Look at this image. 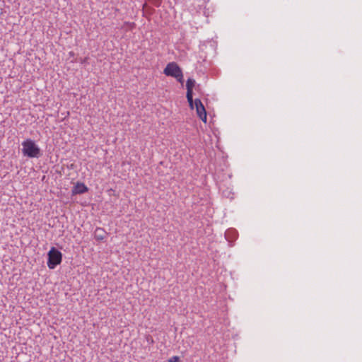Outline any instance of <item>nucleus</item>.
<instances>
[{
	"label": "nucleus",
	"instance_id": "39448f33",
	"mask_svg": "<svg viewBox=\"0 0 362 362\" xmlns=\"http://www.w3.org/2000/svg\"><path fill=\"white\" fill-rule=\"evenodd\" d=\"M195 85V81L192 78H188L187 81V99L191 109H194L192 90Z\"/></svg>",
	"mask_w": 362,
	"mask_h": 362
},
{
	"label": "nucleus",
	"instance_id": "f257e3e1",
	"mask_svg": "<svg viewBox=\"0 0 362 362\" xmlns=\"http://www.w3.org/2000/svg\"><path fill=\"white\" fill-rule=\"evenodd\" d=\"M22 152L25 156L29 158H38L40 155V149L34 141L27 139L22 143Z\"/></svg>",
	"mask_w": 362,
	"mask_h": 362
},
{
	"label": "nucleus",
	"instance_id": "9b49d317",
	"mask_svg": "<svg viewBox=\"0 0 362 362\" xmlns=\"http://www.w3.org/2000/svg\"><path fill=\"white\" fill-rule=\"evenodd\" d=\"M69 54H70L71 56H73V52H71Z\"/></svg>",
	"mask_w": 362,
	"mask_h": 362
},
{
	"label": "nucleus",
	"instance_id": "9d476101",
	"mask_svg": "<svg viewBox=\"0 0 362 362\" xmlns=\"http://www.w3.org/2000/svg\"><path fill=\"white\" fill-rule=\"evenodd\" d=\"M146 6H147V4H144L143 5V9H144Z\"/></svg>",
	"mask_w": 362,
	"mask_h": 362
},
{
	"label": "nucleus",
	"instance_id": "7ed1b4c3",
	"mask_svg": "<svg viewBox=\"0 0 362 362\" xmlns=\"http://www.w3.org/2000/svg\"><path fill=\"white\" fill-rule=\"evenodd\" d=\"M47 256V267L50 269H54L57 265L60 264L62 261V253L54 247H51L48 252Z\"/></svg>",
	"mask_w": 362,
	"mask_h": 362
},
{
	"label": "nucleus",
	"instance_id": "6e6552de",
	"mask_svg": "<svg viewBox=\"0 0 362 362\" xmlns=\"http://www.w3.org/2000/svg\"><path fill=\"white\" fill-rule=\"evenodd\" d=\"M168 362H180V358L177 356H172L168 359Z\"/></svg>",
	"mask_w": 362,
	"mask_h": 362
},
{
	"label": "nucleus",
	"instance_id": "1a4fd4ad",
	"mask_svg": "<svg viewBox=\"0 0 362 362\" xmlns=\"http://www.w3.org/2000/svg\"><path fill=\"white\" fill-rule=\"evenodd\" d=\"M130 25H131V28H133L135 25V24H134V23H131Z\"/></svg>",
	"mask_w": 362,
	"mask_h": 362
},
{
	"label": "nucleus",
	"instance_id": "f03ea898",
	"mask_svg": "<svg viewBox=\"0 0 362 362\" xmlns=\"http://www.w3.org/2000/svg\"><path fill=\"white\" fill-rule=\"evenodd\" d=\"M165 75L175 78L179 82L183 81V74L182 69L175 62L168 63L163 70Z\"/></svg>",
	"mask_w": 362,
	"mask_h": 362
},
{
	"label": "nucleus",
	"instance_id": "423d86ee",
	"mask_svg": "<svg viewBox=\"0 0 362 362\" xmlns=\"http://www.w3.org/2000/svg\"><path fill=\"white\" fill-rule=\"evenodd\" d=\"M88 187L82 182H77L73 187L71 192L73 195L83 194L88 191Z\"/></svg>",
	"mask_w": 362,
	"mask_h": 362
},
{
	"label": "nucleus",
	"instance_id": "20e7f679",
	"mask_svg": "<svg viewBox=\"0 0 362 362\" xmlns=\"http://www.w3.org/2000/svg\"><path fill=\"white\" fill-rule=\"evenodd\" d=\"M194 108H196L198 117L204 122H206V112L204 106L199 99H196L193 101Z\"/></svg>",
	"mask_w": 362,
	"mask_h": 362
},
{
	"label": "nucleus",
	"instance_id": "0eeeda50",
	"mask_svg": "<svg viewBox=\"0 0 362 362\" xmlns=\"http://www.w3.org/2000/svg\"><path fill=\"white\" fill-rule=\"evenodd\" d=\"M95 238L97 240H103L105 238L104 231L102 228H98L95 229Z\"/></svg>",
	"mask_w": 362,
	"mask_h": 362
}]
</instances>
